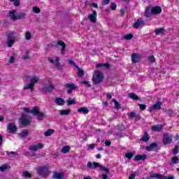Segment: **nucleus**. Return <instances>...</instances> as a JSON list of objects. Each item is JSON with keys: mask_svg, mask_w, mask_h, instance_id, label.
Returning a JSON list of instances; mask_svg holds the SVG:
<instances>
[{"mask_svg": "<svg viewBox=\"0 0 179 179\" xmlns=\"http://www.w3.org/2000/svg\"><path fill=\"white\" fill-rule=\"evenodd\" d=\"M173 141V135L166 133L163 135V138H162V143H164V145H170V143H171Z\"/></svg>", "mask_w": 179, "mask_h": 179, "instance_id": "nucleus-6", "label": "nucleus"}, {"mask_svg": "<svg viewBox=\"0 0 179 179\" xmlns=\"http://www.w3.org/2000/svg\"><path fill=\"white\" fill-rule=\"evenodd\" d=\"M69 64L70 65H73V66H75V68H78V66L76 64L75 62H73V60H69Z\"/></svg>", "mask_w": 179, "mask_h": 179, "instance_id": "nucleus-56", "label": "nucleus"}, {"mask_svg": "<svg viewBox=\"0 0 179 179\" xmlns=\"http://www.w3.org/2000/svg\"><path fill=\"white\" fill-rule=\"evenodd\" d=\"M178 145H175L174 148L173 149V155L178 154Z\"/></svg>", "mask_w": 179, "mask_h": 179, "instance_id": "nucleus-50", "label": "nucleus"}, {"mask_svg": "<svg viewBox=\"0 0 179 179\" xmlns=\"http://www.w3.org/2000/svg\"><path fill=\"white\" fill-rule=\"evenodd\" d=\"M135 115H136V114H135V112H131L129 114V118H135Z\"/></svg>", "mask_w": 179, "mask_h": 179, "instance_id": "nucleus-61", "label": "nucleus"}, {"mask_svg": "<svg viewBox=\"0 0 179 179\" xmlns=\"http://www.w3.org/2000/svg\"><path fill=\"white\" fill-rule=\"evenodd\" d=\"M33 10L35 13H40V12H41V10H40V8L37 6H34L33 7Z\"/></svg>", "mask_w": 179, "mask_h": 179, "instance_id": "nucleus-55", "label": "nucleus"}, {"mask_svg": "<svg viewBox=\"0 0 179 179\" xmlns=\"http://www.w3.org/2000/svg\"><path fill=\"white\" fill-rule=\"evenodd\" d=\"M37 117V120L38 121H43L44 118L45 117V115L43 112H39L38 115H36Z\"/></svg>", "mask_w": 179, "mask_h": 179, "instance_id": "nucleus-34", "label": "nucleus"}, {"mask_svg": "<svg viewBox=\"0 0 179 179\" xmlns=\"http://www.w3.org/2000/svg\"><path fill=\"white\" fill-rule=\"evenodd\" d=\"M165 113L169 115V117H171L173 114H174V112L171 109H166Z\"/></svg>", "mask_w": 179, "mask_h": 179, "instance_id": "nucleus-48", "label": "nucleus"}, {"mask_svg": "<svg viewBox=\"0 0 179 179\" xmlns=\"http://www.w3.org/2000/svg\"><path fill=\"white\" fill-rule=\"evenodd\" d=\"M19 125H20V127H23V114L21 115Z\"/></svg>", "mask_w": 179, "mask_h": 179, "instance_id": "nucleus-60", "label": "nucleus"}, {"mask_svg": "<svg viewBox=\"0 0 179 179\" xmlns=\"http://www.w3.org/2000/svg\"><path fill=\"white\" fill-rule=\"evenodd\" d=\"M171 163L173 164H177L178 163V157L176 156L171 159Z\"/></svg>", "mask_w": 179, "mask_h": 179, "instance_id": "nucleus-49", "label": "nucleus"}, {"mask_svg": "<svg viewBox=\"0 0 179 179\" xmlns=\"http://www.w3.org/2000/svg\"><path fill=\"white\" fill-rule=\"evenodd\" d=\"M59 114L60 115H69L71 114V109L60 110Z\"/></svg>", "mask_w": 179, "mask_h": 179, "instance_id": "nucleus-35", "label": "nucleus"}, {"mask_svg": "<svg viewBox=\"0 0 179 179\" xmlns=\"http://www.w3.org/2000/svg\"><path fill=\"white\" fill-rule=\"evenodd\" d=\"M88 19L92 22V23H96L97 21V11L94 10L92 14L88 15Z\"/></svg>", "mask_w": 179, "mask_h": 179, "instance_id": "nucleus-14", "label": "nucleus"}, {"mask_svg": "<svg viewBox=\"0 0 179 179\" xmlns=\"http://www.w3.org/2000/svg\"><path fill=\"white\" fill-rule=\"evenodd\" d=\"M141 59H142V57L139 53H133L131 55V62L133 64H138V62H141Z\"/></svg>", "mask_w": 179, "mask_h": 179, "instance_id": "nucleus-10", "label": "nucleus"}, {"mask_svg": "<svg viewBox=\"0 0 179 179\" xmlns=\"http://www.w3.org/2000/svg\"><path fill=\"white\" fill-rule=\"evenodd\" d=\"M164 179H174V176H164Z\"/></svg>", "mask_w": 179, "mask_h": 179, "instance_id": "nucleus-64", "label": "nucleus"}, {"mask_svg": "<svg viewBox=\"0 0 179 179\" xmlns=\"http://www.w3.org/2000/svg\"><path fill=\"white\" fill-rule=\"evenodd\" d=\"M55 86L54 84H50L48 86H45L41 89L42 92H45L46 93H51L54 90Z\"/></svg>", "mask_w": 179, "mask_h": 179, "instance_id": "nucleus-17", "label": "nucleus"}, {"mask_svg": "<svg viewBox=\"0 0 179 179\" xmlns=\"http://www.w3.org/2000/svg\"><path fill=\"white\" fill-rule=\"evenodd\" d=\"M43 148H44V144L39 143L38 144H36V145H32L29 148V149L32 151V152H37V150H40V149H43Z\"/></svg>", "mask_w": 179, "mask_h": 179, "instance_id": "nucleus-16", "label": "nucleus"}, {"mask_svg": "<svg viewBox=\"0 0 179 179\" xmlns=\"http://www.w3.org/2000/svg\"><path fill=\"white\" fill-rule=\"evenodd\" d=\"M55 103H56L57 106H64V104H65V100L61 97H57L55 99Z\"/></svg>", "mask_w": 179, "mask_h": 179, "instance_id": "nucleus-25", "label": "nucleus"}, {"mask_svg": "<svg viewBox=\"0 0 179 179\" xmlns=\"http://www.w3.org/2000/svg\"><path fill=\"white\" fill-rule=\"evenodd\" d=\"M112 101L115 103V107L117 110H120V108H121V105L118 101H117V99H113Z\"/></svg>", "mask_w": 179, "mask_h": 179, "instance_id": "nucleus-45", "label": "nucleus"}, {"mask_svg": "<svg viewBox=\"0 0 179 179\" xmlns=\"http://www.w3.org/2000/svg\"><path fill=\"white\" fill-rule=\"evenodd\" d=\"M135 177H136V175L133 173L129 177V179H135Z\"/></svg>", "mask_w": 179, "mask_h": 179, "instance_id": "nucleus-63", "label": "nucleus"}, {"mask_svg": "<svg viewBox=\"0 0 179 179\" xmlns=\"http://www.w3.org/2000/svg\"><path fill=\"white\" fill-rule=\"evenodd\" d=\"M145 26V21L142 17L138 18L136 22L133 24L134 29H139L140 27H143Z\"/></svg>", "mask_w": 179, "mask_h": 179, "instance_id": "nucleus-8", "label": "nucleus"}, {"mask_svg": "<svg viewBox=\"0 0 179 179\" xmlns=\"http://www.w3.org/2000/svg\"><path fill=\"white\" fill-rule=\"evenodd\" d=\"M7 45L10 48L15 44V41H16V36H15L13 33H10L7 35Z\"/></svg>", "mask_w": 179, "mask_h": 179, "instance_id": "nucleus-4", "label": "nucleus"}, {"mask_svg": "<svg viewBox=\"0 0 179 179\" xmlns=\"http://www.w3.org/2000/svg\"><path fill=\"white\" fill-rule=\"evenodd\" d=\"M24 37H25V40H27V41L31 40V37H32L31 33L29 31H26Z\"/></svg>", "mask_w": 179, "mask_h": 179, "instance_id": "nucleus-40", "label": "nucleus"}, {"mask_svg": "<svg viewBox=\"0 0 179 179\" xmlns=\"http://www.w3.org/2000/svg\"><path fill=\"white\" fill-rule=\"evenodd\" d=\"M58 45L62 47L61 54H62V55H65V50L66 49V44H65V42L61 40H58L57 42L53 41L49 45V47H53L57 48Z\"/></svg>", "mask_w": 179, "mask_h": 179, "instance_id": "nucleus-3", "label": "nucleus"}, {"mask_svg": "<svg viewBox=\"0 0 179 179\" xmlns=\"http://www.w3.org/2000/svg\"><path fill=\"white\" fill-rule=\"evenodd\" d=\"M55 66L57 71H62V69H64V65L60 64V63L59 64H55Z\"/></svg>", "mask_w": 179, "mask_h": 179, "instance_id": "nucleus-51", "label": "nucleus"}, {"mask_svg": "<svg viewBox=\"0 0 179 179\" xmlns=\"http://www.w3.org/2000/svg\"><path fill=\"white\" fill-rule=\"evenodd\" d=\"M151 13L152 15H160L162 13V7L159 6L151 7Z\"/></svg>", "mask_w": 179, "mask_h": 179, "instance_id": "nucleus-13", "label": "nucleus"}, {"mask_svg": "<svg viewBox=\"0 0 179 179\" xmlns=\"http://www.w3.org/2000/svg\"><path fill=\"white\" fill-rule=\"evenodd\" d=\"M8 15L12 20H13L14 22L18 20V19H22L23 17V14L16 15V10L9 11Z\"/></svg>", "mask_w": 179, "mask_h": 179, "instance_id": "nucleus-7", "label": "nucleus"}, {"mask_svg": "<svg viewBox=\"0 0 179 179\" xmlns=\"http://www.w3.org/2000/svg\"><path fill=\"white\" fill-rule=\"evenodd\" d=\"M94 167H99V170L104 171V173H110V169L108 167H106L101 164H99V163H94Z\"/></svg>", "mask_w": 179, "mask_h": 179, "instance_id": "nucleus-18", "label": "nucleus"}, {"mask_svg": "<svg viewBox=\"0 0 179 179\" xmlns=\"http://www.w3.org/2000/svg\"><path fill=\"white\" fill-rule=\"evenodd\" d=\"M94 163H98V162H94L93 164H92V162H89L87 164V169H94V170L97 169V167H94Z\"/></svg>", "mask_w": 179, "mask_h": 179, "instance_id": "nucleus-39", "label": "nucleus"}, {"mask_svg": "<svg viewBox=\"0 0 179 179\" xmlns=\"http://www.w3.org/2000/svg\"><path fill=\"white\" fill-rule=\"evenodd\" d=\"M77 111L79 114H89V108L87 107H81Z\"/></svg>", "mask_w": 179, "mask_h": 179, "instance_id": "nucleus-26", "label": "nucleus"}, {"mask_svg": "<svg viewBox=\"0 0 179 179\" xmlns=\"http://www.w3.org/2000/svg\"><path fill=\"white\" fill-rule=\"evenodd\" d=\"M152 15V7H147L145 11V17H150Z\"/></svg>", "mask_w": 179, "mask_h": 179, "instance_id": "nucleus-30", "label": "nucleus"}, {"mask_svg": "<svg viewBox=\"0 0 179 179\" xmlns=\"http://www.w3.org/2000/svg\"><path fill=\"white\" fill-rule=\"evenodd\" d=\"M123 38L124 40H127V41L131 40V38H134V34H126L123 36Z\"/></svg>", "mask_w": 179, "mask_h": 179, "instance_id": "nucleus-44", "label": "nucleus"}, {"mask_svg": "<svg viewBox=\"0 0 179 179\" xmlns=\"http://www.w3.org/2000/svg\"><path fill=\"white\" fill-rule=\"evenodd\" d=\"M69 150H71V147L69 145H65L62 148L61 152L62 153H68Z\"/></svg>", "mask_w": 179, "mask_h": 179, "instance_id": "nucleus-38", "label": "nucleus"}, {"mask_svg": "<svg viewBox=\"0 0 179 179\" xmlns=\"http://www.w3.org/2000/svg\"><path fill=\"white\" fill-rule=\"evenodd\" d=\"M138 106L140 107V110H146V105L140 103L138 104Z\"/></svg>", "mask_w": 179, "mask_h": 179, "instance_id": "nucleus-59", "label": "nucleus"}, {"mask_svg": "<svg viewBox=\"0 0 179 179\" xmlns=\"http://www.w3.org/2000/svg\"><path fill=\"white\" fill-rule=\"evenodd\" d=\"M64 87L66 89H70L67 90L68 94H71V93H72V90H76V89H78V86L75 85L73 83H66L64 85Z\"/></svg>", "mask_w": 179, "mask_h": 179, "instance_id": "nucleus-9", "label": "nucleus"}, {"mask_svg": "<svg viewBox=\"0 0 179 179\" xmlns=\"http://www.w3.org/2000/svg\"><path fill=\"white\" fill-rule=\"evenodd\" d=\"M157 146H158L157 143H152L150 144L149 146H147L145 149L148 152H152V150H155V149H156Z\"/></svg>", "mask_w": 179, "mask_h": 179, "instance_id": "nucleus-20", "label": "nucleus"}, {"mask_svg": "<svg viewBox=\"0 0 179 179\" xmlns=\"http://www.w3.org/2000/svg\"><path fill=\"white\" fill-rule=\"evenodd\" d=\"M110 9H111V10H117V4H115V3L112 2L110 3Z\"/></svg>", "mask_w": 179, "mask_h": 179, "instance_id": "nucleus-52", "label": "nucleus"}, {"mask_svg": "<svg viewBox=\"0 0 179 179\" xmlns=\"http://www.w3.org/2000/svg\"><path fill=\"white\" fill-rule=\"evenodd\" d=\"M81 83H83V85H85L87 86V87H92V85H90V83H89V81L83 80V81H81Z\"/></svg>", "mask_w": 179, "mask_h": 179, "instance_id": "nucleus-54", "label": "nucleus"}, {"mask_svg": "<svg viewBox=\"0 0 179 179\" xmlns=\"http://www.w3.org/2000/svg\"><path fill=\"white\" fill-rule=\"evenodd\" d=\"M8 131H10V134H16L17 131V127L15 124V123H9L7 126Z\"/></svg>", "mask_w": 179, "mask_h": 179, "instance_id": "nucleus-11", "label": "nucleus"}, {"mask_svg": "<svg viewBox=\"0 0 179 179\" xmlns=\"http://www.w3.org/2000/svg\"><path fill=\"white\" fill-rule=\"evenodd\" d=\"M66 103H67V106H72L73 104H76V99L69 98V99L66 101Z\"/></svg>", "mask_w": 179, "mask_h": 179, "instance_id": "nucleus-36", "label": "nucleus"}, {"mask_svg": "<svg viewBox=\"0 0 179 179\" xmlns=\"http://www.w3.org/2000/svg\"><path fill=\"white\" fill-rule=\"evenodd\" d=\"M8 62L10 64H13V62H15V54L13 55L12 56H10L9 60H8Z\"/></svg>", "mask_w": 179, "mask_h": 179, "instance_id": "nucleus-57", "label": "nucleus"}, {"mask_svg": "<svg viewBox=\"0 0 179 179\" xmlns=\"http://www.w3.org/2000/svg\"><path fill=\"white\" fill-rule=\"evenodd\" d=\"M110 0H103L101 1L102 6H104L105 5H108L110 3Z\"/></svg>", "mask_w": 179, "mask_h": 179, "instance_id": "nucleus-58", "label": "nucleus"}, {"mask_svg": "<svg viewBox=\"0 0 179 179\" xmlns=\"http://www.w3.org/2000/svg\"><path fill=\"white\" fill-rule=\"evenodd\" d=\"M31 125V117H26V115H23V127H29Z\"/></svg>", "mask_w": 179, "mask_h": 179, "instance_id": "nucleus-15", "label": "nucleus"}, {"mask_svg": "<svg viewBox=\"0 0 179 179\" xmlns=\"http://www.w3.org/2000/svg\"><path fill=\"white\" fill-rule=\"evenodd\" d=\"M164 31H165V29L163 27H162V28L155 29V33L156 36H159V34H163Z\"/></svg>", "mask_w": 179, "mask_h": 179, "instance_id": "nucleus-37", "label": "nucleus"}, {"mask_svg": "<svg viewBox=\"0 0 179 179\" xmlns=\"http://www.w3.org/2000/svg\"><path fill=\"white\" fill-rule=\"evenodd\" d=\"M30 113L32 115L36 117V115H38V113H40V108L38 106H34Z\"/></svg>", "mask_w": 179, "mask_h": 179, "instance_id": "nucleus-22", "label": "nucleus"}, {"mask_svg": "<svg viewBox=\"0 0 179 179\" xmlns=\"http://www.w3.org/2000/svg\"><path fill=\"white\" fill-rule=\"evenodd\" d=\"M162 109V103L160 101H157L155 104L152 105L149 108L148 111L152 113V111H155V110H161Z\"/></svg>", "mask_w": 179, "mask_h": 179, "instance_id": "nucleus-12", "label": "nucleus"}, {"mask_svg": "<svg viewBox=\"0 0 179 179\" xmlns=\"http://www.w3.org/2000/svg\"><path fill=\"white\" fill-rule=\"evenodd\" d=\"M9 169H10V167H8L7 164H4L0 166V171H1V173H5V171Z\"/></svg>", "mask_w": 179, "mask_h": 179, "instance_id": "nucleus-43", "label": "nucleus"}, {"mask_svg": "<svg viewBox=\"0 0 179 179\" xmlns=\"http://www.w3.org/2000/svg\"><path fill=\"white\" fill-rule=\"evenodd\" d=\"M38 176L41 177H47L48 176V167L47 166H39L36 169Z\"/></svg>", "mask_w": 179, "mask_h": 179, "instance_id": "nucleus-5", "label": "nucleus"}, {"mask_svg": "<svg viewBox=\"0 0 179 179\" xmlns=\"http://www.w3.org/2000/svg\"><path fill=\"white\" fill-rule=\"evenodd\" d=\"M164 128L163 124H156L152 127V131L155 132H160Z\"/></svg>", "mask_w": 179, "mask_h": 179, "instance_id": "nucleus-23", "label": "nucleus"}, {"mask_svg": "<svg viewBox=\"0 0 179 179\" xmlns=\"http://www.w3.org/2000/svg\"><path fill=\"white\" fill-rule=\"evenodd\" d=\"M76 69H78V76L79 78H83V76H85V71L80 69L79 66H78V68H76Z\"/></svg>", "mask_w": 179, "mask_h": 179, "instance_id": "nucleus-33", "label": "nucleus"}, {"mask_svg": "<svg viewBox=\"0 0 179 179\" xmlns=\"http://www.w3.org/2000/svg\"><path fill=\"white\" fill-rule=\"evenodd\" d=\"M9 2H13L14 6H20V0H8Z\"/></svg>", "mask_w": 179, "mask_h": 179, "instance_id": "nucleus-46", "label": "nucleus"}, {"mask_svg": "<svg viewBox=\"0 0 179 179\" xmlns=\"http://www.w3.org/2000/svg\"><path fill=\"white\" fill-rule=\"evenodd\" d=\"M64 173H58V172H53V174L52 176V178L55 179H62L64 178Z\"/></svg>", "mask_w": 179, "mask_h": 179, "instance_id": "nucleus-24", "label": "nucleus"}, {"mask_svg": "<svg viewBox=\"0 0 179 179\" xmlns=\"http://www.w3.org/2000/svg\"><path fill=\"white\" fill-rule=\"evenodd\" d=\"M55 130L52 129H49L48 131H46L44 133L45 136H51V135H52V134H54Z\"/></svg>", "mask_w": 179, "mask_h": 179, "instance_id": "nucleus-42", "label": "nucleus"}, {"mask_svg": "<svg viewBox=\"0 0 179 179\" xmlns=\"http://www.w3.org/2000/svg\"><path fill=\"white\" fill-rule=\"evenodd\" d=\"M134 156H135V152H127L125 154V157H127V159H128L129 160H131V159H132V157H134Z\"/></svg>", "mask_w": 179, "mask_h": 179, "instance_id": "nucleus-41", "label": "nucleus"}, {"mask_svg": "<svg viewBox=\"0 0 179 179\" xmlns=\"http://www.w3.org/2000/svg\"><path fill=\"white\" fill-rule=\"evenodd\" d=\"M150 139V137L149 136V134H148V131H145L143 137L140 141H142L143 142H149V140Z\"/></svg>", "mask_w": 179, "mask_h": 179, "instance_id": "nucleus-29", "label": "nucleus"}, {"mask_svg": "<svg viewBox=\"0 0 179 179\" xmlns=\"http://www.w3.org/2000/svg\"><path fill=\"white\" fill-rule=\"evenodd\" d=\"M148 61H150V62H156V59L155 58L154 55H151L150 57H148Z\"/></svg>", "mask_w": 179, "mask_h": 179, "instance_id": "nucleus-53", "label": "nucleus"}, {"mask_svg": "<svg viewBox=\"0 0 179 179\" xmlns=\"http://www.w3.org/2000/svg\"><path fill=\"white\" fill-rule=\"evenodd\" d=\"M128 96L132 100H134V101H138V100H141V99L139 98V96H138V95H136V94L134 93H129L128 94Z\"/></svg>", "mask_w": 179, "mask_h": 179, "instance_id": "nucleus-32", "label": "nucleus"}, {"mask_svg": "<svg viewBox=\"0 0 179 179\" xmlns=\"http://www.w3.org/2000/svg\"><path fill=\"white\" fill-rule=\"evenodd\" d=\"M165 176L154 173L150 175V178L164 179Z\"/></svg>", "mask_w": 179, "mask_h": 179, "instance_id": "nucleus-27", "label": "nucleus"}, {"mask_svg": "<svg viewBox=\"0 0 179 179\" xmlns=\"http://www.w3.org/2000/svg\"><path fill=\"white\" fill-rule=\"evenodd\" d=\"M29 54H30V50L25 49V50L24 51V55H23L24 61L30 59L31 57H30V55Z\"/></svg>", "mask_w": 179, "mask_h": 179, "instance_id": "nucleus-28", "label": "nucleus"}, {"mask_svg": "<svg viewBox=\"0 0 179 179\" xmlns=\"http://www.w3.org/2000/svg\"><path fill=\"white\" fill-rule=\"evenodd\" d=\"M6 155H8V157H10V159H13L14 157H16V156L18 155L17 152H9V151H6Z\"/></svg>", "mask_w": 179, "mask_h": 179, "instance_id": "nucleus-31", "label": "nucleus"}, {"mask_svg": "<svg viewBox=\"0 0 179 179\" xmlns=\"http://www.w3.org/2000/svg\"><path fill=\"white\" fill-rule=\"evenodd\" d=\"M96 148V145L94 143L90 144L89 149H94Z\"/></svg>", "mask_w": 179, "mask_h": 179, "instance_id": "nucleus-62", "label": "nucleus"}, {"mask_svg": "<svg viewBox=\"0 0 179 179\" xmlns=\"http://www.w3.org/2000/svg\"><path fill=\"white\" fill-rule=\"evenodd\" d=\"M39 81L40 78H38V77L33 76L30 79V83L24 87L23 90H27V89H29L30 92L32 93V92H34V85H36V83H38Z\"/></svg>", "mask_w": 179, "mask_h": 179, "instance_id": "nucleus-1", "label": "nucleus"}, {"mask_svg": "<svg viewBox=\"0 0 179 179\" xmlns=\"http://www.w3.org/2000/svg\"><path fill=\"white\" fill-rule=\"evenodd\" d=\"M148 159L147 155H137L135 156L134 161V162H139L140 160H142L143 162H145V160Z\"/></svg>", "mask_w": 179, "mask_h": 179, "instance_id": "nucleus-19", "label": "nucleus"}, {"mask_svg": "<svg viewBox=\"0 0 179 179\" xmlns=\"http://www.w3.org/2000/svg\"><path fill=\"white\" fill-rule=\"evenodd\" d=\"M31 139L29 136V130H23V142H29Z\"/></svg>", "mask_w": 179, "mask_h": 179, "instance_id": "nucleus-21", "label": "nucleus"}, {"mask_svg": "<svg viewBox=\"0 0 179 179\" xmlns=\"http://www.w3.org/2000/svg\"><path fill=\"white\" fill-rule=\"evenodd\" d=\"M23 176L27 178H31V177H33L31 176V173H30L29 171H25L23 172Z\"/></svg>", "mask_w": 179, "mask_h": 179, "instance_id": "nucleus-47", "label": "nucleus"}, {"mask_svg": "<svg viewBox=\"0 0 179 179\" xmlns=\"http://www.w3.org/2000/svg\"><path fill=\"white\" fill-rule=\"evenodd\" d=\"M104 79V74L100 71H96L92 76V82L94 85H99L101 83Z\"/></svg>", "mask_w": 179, "mask_h": 179, "instance_id": "nucleus-2", "label": "nucleus"}]
</instances>
